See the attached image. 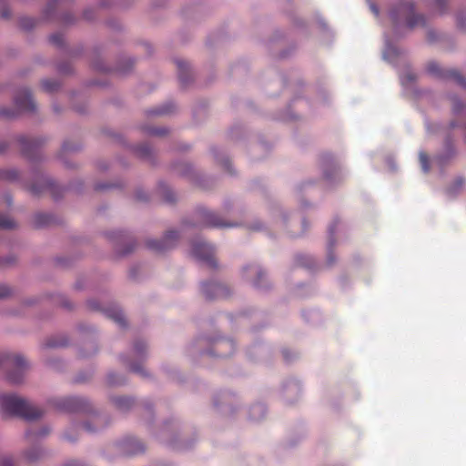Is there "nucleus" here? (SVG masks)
I'll return each mask as SVG.
<instances>
[{
  "instance_id": "obj_1",
  "label": "nucleus",
  "mask_w": 466,
  "mask_h": 466,
  "mask_svg": "<svg viewBox=\"0 0 466 466\" xmlns=\"http://www.w3.org/2000/svg\"><path fill=\"white\" fill-rule=\"evenodd\" d=\"M0 409L5 416L19 417L26 420H35L43 415L39 408L13 394L0 395Z\"/></svg>"
},
{
  "instance_id": "obj_2",
  "label": "nucleus",
  "mask_w": 466,
  "mask_h": 466,
  "mask_svg": "<svg viewBox=\"0 0 466 466\" xmlns=\"http://www.w3.org/2000/svg\"><path fill=\"white\" fill-rule=\"evenodd\" d=\"M390 16L394 23H397L401 17L405 18L407 25L410 29L425 25L424 17L420 15L414 14V5L410 0L401 1L391 10Z\"/></svg>"
},
{
  "instance_id": "obj_3",
  "label": "nucleus",
  "mask_w": 466,
  "mask_h": 466,
  "mask_svg": "<svg viewBox=\"0 0 466 466\" xmlns=\"http://www.w3.org/2000/svg\"><path fill=\"white\" fill-rule=\"evenodd\" d=\"M0 366L6 369H14L15 370L8 372L7 380L13 384H18L23 380L27 362L20 355L3 354L0 356Z\"/></svg>"
},
{
  "instance_id": "obj_4",
  "label": "nucleus",
  "mask_w": 466,
  "mask_h": 466,
  "mask_svg": "<svg viewBox=\"0 0 466 466\" xmlns=\"http://www.w3.org/2000/svg\"><path fill=\"white\" fill-rule=\"evenodd\" d=\"M15 109H0V116L4 118L15 117L20 111L32 112L35 109V102L32 98L31 93L27 89L20 90L15 97Z\"/></svg>"
},
{
  "instance_id": "obj_5",
  "label": "nucleus",
  "mask_w": 466,
  "mask_h": 466,
  "mask_svg": "<svg viewBox=\"0 0 466 466\" xmlns=\"http://www.w3.org/2000/svg\"><path fill=\"white\" fill-rule=\"evenodd\" d=\"M427 71L437 77L451 79L460 86L466 87L465 78L455 69H443L436 62H430L427 65Z\"/></svg>"
},
{
  "instance_id": "obj_6",
  "label": "nucleus",
  "mask_w": 466,
  "mask_h": 466,
  "mask_svg": "<svg viewBox=\"0 0 466 466\" xmlns=\"http://www.w3.org/2000/svg\"><path fill=\"white\" fill-rule=\"evenodd\" d=\"M191 253L198 259L206 262L208 267L215 268L217 266L216 259L213 256L214 250L209 244L203 241L194 242L192 244Z\"/></svg>"
},
{
  "instance_id": "obj_7",
  "label": "nucleus",
  "mask_w": 466,
  "mask_h": 466,
  "mask_svg": "<svg viewBox=\"0 0 466 466\" xmlns=\"http://www.w3.org/2000/svg\"><path fill=\"white\" fill-rule=\"evenodd\" d=\"M198 227H231L230 224H225L218 215L208 211L206 208H199L196 212Z\"/></svg>"
},
{
  "instance_id": "obj_8",
  "label": "nucleus",
  "mask_w": 466,
  "mask_h": 466,
  "mask_svg": "<svg viewBox=\"0 0 466 466\" xmlns=\"http://www.w3.org/2000/svg\"><path fill=\"white\" fill-rule=\"evenodd\" d=\"M178 238L177 231H167L164 238L161 240L151 239L147 242L148 248L157 251L164 252L173 248Z\"/></svg>"
},
{
  "instance_id": "obj_9",
  "label": "nucleus",
  "mask_w": 466,
  "mask_h": 466,
  "mask_svg": "<svg viewBox=\"0 0 466 466\" xmlns=\"http://www.w3.org/2000/svg\"><path fill=\"white\" fill-rule=\"evenodd\" d=\"M201 289L208 299L226 298L228 294L227 287L217 282L203 283Z\"/></svg>"
},
{
  "instance_id": "obj_10",
  "label": "nucleus",
  "mask_w": 466,
  "mask_h": 466,
  "mask_svg": "<svg viewBox=\"0 0 466 466\" xmlns=\"http://www.w3.org/2000/svg\"><path fill=\"white\" fill-rule=\"evenodd\" d=\"M56 406L58 409L68 411V412H76L85 410L86 407V402L85 400L78 397H68L60 400Z\"/></svg>"
},
{
  "instance_id": "obj_11",
  "label": "nucleus",
  "mask_w": 466,
  "mask_h": 466,
  "mask_svg": "<svg viewBox=\"0 0 466 466\" xmlns=\"http://www.w3.org/2000/svg\"><path fill=\"white\" fill-rule=\"evenodd\" d=\"M18 142L21 146L23 154L27 157H30L32 154H35L41 144L38 139H32L26 137H21L18 139Z\"/></svg>"
},
{
  "instance_id": "obj_12",
  "label": "nucleus",
  "mask_w": 466,
  "mask_h": 466,
  "mask_svg": "<svg viewBox=\"0 0 466 466\" xmlns=\"http://www.w3.org/2000/svg\"><path fill=\"white\" fill-rule=\"evenodd\" d=\"M214 350L218 357H227L234 350V343L228 339H218L214 344Z\"/></svg>"
},
{
  "instance_id": "obj_13",
  "label": "nucleus",
  "mask_w": 466,
  "mask_h": 466,
  "mask_svg": "<svg viewBox=\"0 0 466 466\" xmlns=\"http://www.w3.org/2000/svg\"><path fill=\"white\" fill-rule=\"evenodd\" d=\"M465 184V179L463 177H457L453 181H451L445 189L446 195L450 198H456L462 190L463 186Z\"/></svg>"
},
{
  "instance_id": "obj_14",
  "label": "nucleus",
  "mask_w": 466,
  "mask_h": 466,
  "mask_svg": "<svg viewBox=\"0 0 466 466\" xmlns=\"http://www.w3.org/2000/svg\"><path fill=\"white\" fill-rule=\"evenodd\" d=\"M245 272H249L250 274H256L257 279L253 281V284L257 287H262L263 284L260 281L263 278H265L264 272L256 265H250L246 268H244Z\"/></svg>"
},
{
  "instance_id": "obj_15",
  "label": "nucleus",
  "mask_w": 466,
  "mask_h": 466,
  "mask_svg": "<svg viewBox=\"0 0 466 466\" xmlns=\"http://www.w3.org/2000/svg\"><path fill=\"white\" fill-rule=\"evenodd\" d=\"M19 175L15 169H0V181H15Z\"/></svg>"
},
{
  "instance_id": "obj_16",
  "label": "nucleus",
  "mask_w": 466,
  "mask_h": 466,
  "mask_svg": "<svg viewBox=\"0 0 466 466\" xmlns=\"http://www.w3.org/2000/svg\"><path fill=\"white\" fill-rule=\"evenodd\" d=\"M114 402L120 410H127L133 404V400L128 397H116L114 399Z\"/></svg>"
},
{
  "instance_id": "obj_17",
  "label": "nucleus",
  "mask_w": 466,
  "mask_h": 466,
  "mask_svg": "<svg viewBox=\"0 0 466 466\" xmlns=\"http://www.w3.org/2000/svg\"><path fill=\"white\" fill-rule=\"evenodd\" d=\"M452 112L455 116L466 115V104L457 98H452Z\"/></svg>"
},
{
  "instance_id": "obj_18",
  "label": "nucleus",
  "mask_w": 466,
  "mask_h": 466,
  "mask_svg": "<svg viewBox=\"0 0 466 466\" xmlns=\"http://www.w3.org/2000/svg\"><path fill=\"white\" fill-rule=\"evenodd\" d=\"M42 87L47 92H54L58 89L59 83L56 80L46 79L42 81Z\"/></svg>"
},
{
  "instance_id": "obj_19",
  "label": "nucleus",
  "mask_w": 466,
  "mask_h": 466,
  "mask_svg": "<svg viewBox=\"0 0 466 466\" xmlns=\"http://www.w3.org/2000/svg\"><path fill=\"white\" fill-rule=\"evenodd\" d=\"M41 456H42V451L39 449H36V448H35V449H33L31 451H28L25 453V459L29 462L36 461L38 459L41 458Z\"/></svg>"
},
{
  "instance_id": "obj_20",
  "label": "nucleus",
  "mask_w": 466,
  "mask_h": 466,
  "mask_svg": "<svg viewBox=\"0 0 466 466\" xmlns=\"http://www.w3.org/2000/svg\"><path fill=\"white\" fill-rule=\"evenodd\" d=\"M15 222L6 216L0 214V229H9L15 228Z\"/></svg>"
},
{
  "instance_id": "obj_21",
  "label": "nucleus",
  "mask_w": 466,
  "mask_h": 466,
  "mask_svg": "<svg viewBox=\"0 0 466 466\" xmlns=\"http://www.w3.org/2000/svg\"><path fill=\"white\" fill-rule=\"evenodd\" d=\"M20 27L25 30H29L35 25V20L31 17H22L19 21Z\"/></svg>"
},
{
  "instance_id": "obj_22",
  "label": "nucleus",
  "mask_w": 466,
  "mask_h": 466,
  "mask_svg": "<svg viewBox=\"0 0 466 466\" xmlns=\"http://www.w3.org/2000/svg\"><path fill=\"white\" fill-rule=\"evenodd\" d=\"M420 157V163L421 166L422 170L427 173L430 170V161L429 157L425 152H420L419 155Z\"/></svg>"
},
{
  "instance_id": "obj_23",
  "label": "nucleus",
  "mask_w": 466,
  "mask_h": 466,
  "mask_svg": "<svg viewBox=\"0 0 466 466\" xmlns=\"http://www.w3.org/2000/svg\"><path fill=\"white\" fill-rule=\"evenodd\" d=\"M50 221V217L46 214H37L35 218V223L37 227L47 225Z\"/></svg>"
},
{
  "instance_id": "obj_24",
  "label": "nucleus",
  "mask_w": 466,
  "mask_h": 466,
  "mask_svg": "<svg viewBox=\"0 0 466 466\" xmlns=\"http://www.w3.org/2000/svg\"><path fill=\"white\" fill-rule=\"evenodd\" d=\"M109 317L120 326L124 327L126 325L125 318L121 311H114L109 314Z\"/></svg>"
},
{
  "instance_id": "obj_25",
  "label": "nucleus",
  "mask_w": 466,
  "mask_h": 466,
  "mask_svg": "<svg viewBox=\"0 0 466 466\" xmlns=\"http://www.w3.org/2000/svg\"><path fill=\"white\" fill-rule=\"evenodd\" d=\"M49 40L53 45L56 46H61L64 43L63 35L60 33L53 34L50 35Z\"/></svg>"
},
{
  "instance_id": "obj_26",
  "label": "nucleus",
  "mask_w": 466,
  "mask_h": 466,
  "mask_svg": "<svg viewBox=\"0 0 466 466\" xmlns=\"http://www.w3.org/2000/svg\"><path fill=\"white\" fill-rule=\"evenodd\" d=\"M255 413H258L260 416H264L265 414V408L263 405H255L251 409V416L253 419H258V417H256Z\"/></svg>"
},
{
  "instance_id": "obj_27",
  "label": "nucleus",
  "mask_w": 466,
  "mask_h": 466,
  "mask_svg": "<svg viewBox=\"0 0 466 466\" xmlns=\"http://www.w3.org/2000/svg\"><path fill=\"white\" fill-rule=\"evenodd\" d=\"M11 294V290L7 286L0 285V299L8 297Z\"/></svg>"
},
{
  "instance_id": "obj_28",
  "label": "nucleus",
  "mask_w": 466,
  "mask_h": 466,
  "mask_svg": "<svg viewBox=\"0 0 466 466\" xmlns=\"http://www.w3.org/2000/svg\"><path fill=\"white\" fill-rule=\"evenodd\" d=\"M186 66V65L182 62H177V67L179 69V79L180 81L185 84L186 83V77L184 76V67Z\"/></svg>"
},
{
  "instance_id": "obj_29",
  "label": "nucleus",
  "mask_w": 466,
  "mask_h": 466,
  "mask_svg": "<svg viewBox=\"0 0 466 466\" xmlns=\"http://www.w3.org/2000/svg\"><path fill=\"white\" fill-rule=\"evenodd\" d=\"M134 349L137 354H141L144 351V350L146 349V345L144 342L138 341V342H136Z\"/></svg>"
},
{
  "instance_id": "obj_30",
  "label": "nucleus",
  "mask_w": 466,
  "mask_h": 466,
  "mask_svg": "<svg viewBox=\"0 0 466 466\" xmlns=\"http://www.w3.org/2000/svg\"><path fill=\"white\" fill-rule=\"evenodd\" d=\"M129 368L134 372L140 373V374H143V375L145 374L144 369H143V367L140 364H138V365H137V364H130Z\"/></svg>"
},
{
  "instance_id": "obj_31",
  "label": "nucleus",
  "mask_w": 466,
  "mask_h": 466,
  "mask_svg": "<svg viewBox=\"0 0 466 466\" xmlns=\"http://www.w3.org/2000/svg\"><path fill=\"white\" fill-rule=\"evenodd\" d=\"M168 112H169V110L167 108H158V109H155V110L151 111L150 113L152 115H164V114H167Z\"/></svg>"
},
{
  "instance_id": "obj_32",
  "label": "nucleus",
  "mask_w": 466,
  "mask_h": 466,
  "mask_svg": "<svg viewBox=\"0 0 466 466\" xmlns=\"http://www.w3.org/2000/svg\"><path fill=\"white\" fill-rule=\"evenodd\" d=\"M303 259H308L307 257L305 256H299L298 257V262L299 263V265L303 266V267H307V268H309L310 267V264L309 263H306V262H303L302 260Z\"/></svg>"
},
{
  "instance_id": "obj_33",
  "label": "nucleus",
  "mask_w": 466,
  "mask_h": 466,
  "mask_svg": "<svg viewBox=\"0 0 466 466\" xmlns=\"http://www.w3.org/2000/svg\"><path fill=\"white\" fill-rule=\"evenodd\" d=\"M149 132L151 134L157 135V136H162V135L166 134V131L164 129H159V128H154V129L150 130Z\"/></svg>"
},
{
  "instance_id": "obj_34",
  "label": "nucleus",
  "mask_w": 466,
  "mask_h": 466,
  "mask_svg": "<svg viewBox=\"0 0 466 466\" xmlns=\"http://www.w3.org/2000/svg\"><path fill=\"white\" fill-rule=\"evenodd\" d=\"M10 15H11L10 11L6 10V9L3 10L1 13V16L5 19H8L10 17Z\"/></svg>"
},
{
  "instance_id": "obj_35",
  "label": "nucleus",
  "mask_w": 466,
  "mask_h": 466,
  "mask_svg": "<svg viewBox=\"0 0 466 466\" xmlns=\"http://www.w3.org/2000/svg\"><path fill=\"white\" fill-rule=\"evenodd\" d=\"M2 466H13V463L10 459L5 458L2 461Z\"/></svg>"
},
{
  "instance_id": "obj_36",
  "label": "nucleus",
  "mask_w": 466,
  "mask_h": 466,
  "mask_svg": "<svg viewBox=\"0 0 466 466\" xmlns=\"http://www.w3.org/2000/svg\"><path fill=\"white\" fill-rule=\"evenodd\" d=\"M436 5L440 7L441 11H442L443 6L446 5V0H436Z\"/></svg>"
},
{
  "instance_id": "obj_37",
  "label": "nucleus",
  "mask_w": 466,
  "mask_h": 466,
  "mask_svg": "<svg viewBox=\"0 0 466 466\" xmlns=\"http://www.w3.org/2000/svg\"><path fill=\"white\" fill-rule=\"evenodd\" d=\"M144 448L141 443L137 442V447L132 451V453H137L139 451H143Z\"/></svg>"
},
{
  "instance_id": "obj_38",
  "label": "nucleus",
  "mask_w": 466,
  "mask_h": 466,
  "mask_svg": "<svg viewBox=\"0 0 466 466\" xmlns=\"http://www.w3.org/2000/svg\"><path fill=\"white\" fill-rule=\"evenodd\" d=\"M174 196H173V193L169 192L167 196H166V200L167 202H173L174 201Z\"/></svg>"
},
{
  "instance_id": "obj_39",
  "label": "nucleus",
  "mask_w": 466,
  "mask_h": 466,
  "mask_svg": "<svg viewBox=\"0 0 466 466\" xmlns=\"http://www.w3.org/2000/svg\"><path fill=\"white\" fill-rule=\"evenodd\" d=\"M30 190H31V192H32L33 194H35V195H38V194H40V192H41L40 190H38V189L35 187V186H32V187H31V188H30Z\"/></svg>"
},
{
  "instance_id": "obj_40",
  "label": "nucleus",
  "mask_w": 466,
  "mask_h": 466,
  "mask_svg": "<svg viewBox=\"0 0 466 466\" xmlns=\"http://www.w3.org/2000/svg\"><path fill=\"white\" fill-rule=\"evenodd\" d=\"M66 466H83V465L80 462L74 461L67 463Z\"/></svg>"
},
{
  "instance_id": "obj_41",
  "label": "nucleus",
  "mask_w": 466,
  "mask_h": 466,
  "mask_svg": "<svg viewBox=\"0 0 466 466\" xmlns=\"http://www.w3.org/2000/svg\"><path fill=\"white\" fill-rule=\"evenodd\" d=\"M7 145L5 142L0 143V153L4 152L6 148Z\"/></svg>"
},
{
  "instance_id": "obj_42",
  "label": "nucleus",
  "mask_w": 466,
  "mask_h": 466,
  "mask_svg": "<svg viewBox=\"0 0 466 466\" xmlns=\"http://www.w3.org/2000/svg\"><path fill=\"white\" fill-rule=\"evenodd\" d=\"M283 356H284L285 360H289V355L288 350H283Z\"/></svg>"
},
{
  "instance_id": "obj_43",
  "label": "nucleus",
  "mask_w": 466,
  "mask_h": 466,
  "mask_svg": "<svg viewBox=\"0 0 466 466\" xmlns=\"http://www.w3.org/2000/svg\"><path fill=\"white\" fill-rule=\"evenodd\" d=\"M371 9H372V11L374 12V14L376 15H379V10H378V8L374 5H371Z\"/></svg>"
},
{
  "instance_id": "obj_44",
  "label": "nucleus",
  "mask_w": 466,
  "mask_h": 466,
  "mask_svg": "<svg viewBox=\"0 0 466 466\" xmlns=\"http://www.w3.org/2000/svg\"><path fill=\"white\" fill-rule=\"evenodd\" d=\"M48 433V431L47 430H43L41 432H38L37 435H40V436H45Z\"/></svg>"
},
{
  "instance_id": "obj_45",
  "label": "nucleus",
  "mask_w": 466,
  "mask_h": 466,
  "mask_svg": "<svg viewBox=\"0 0 466 466\" xmlns=\"http://www.w3.org/2000/svg\"><path fill=\"white\" fill-rule=\"evenodd\" d=\"M63 148H64V150H66V151H68V150H72V149H73V148L69 147H68V145H67L66 143H65V144L63 145Z\"/></svg>"
},
{
  "instance_id": "obj_46",
  "label": "nucleus",
  "mask_w": 466,
  "mask_h": 466,
  "mask_svg": "<svg viewBox=\"0 0 466 466\" xmlns=\"http://www.w3.org/2000/svg\"><path fill=\"white\" fill-rule=\"evenodd\" d=\"M137 199H139V200H146V199H147V198H144V197H143V196H141L139 193H137Z\"/></svg>"
},
{
  "instance_id": "obj_47",
  "label": "nucleus",
  "mask_w": 466,
  "mask_h": 466,
  "mask_svg": "<svg viewBox=\"0 0 466 466\" xmlns=\"http://www.w3.org/2000/svg\"><path fill=\"white\" fill-rule=\"evenodd\" d=\"M5 201H6V203H7L8 205H10V204H11V202H12V201H11V198H10L9 196H5Z\"/></svg>"
},
{
  "instance_id": "obj_48",
  "label": "nucleus",
  "mask_w": 466,
  "mask_h": 466,
  "mask_svg": "<svg viewBox=\"0 0 466 466\" xmlns=\"http://www.w3.org/2000/svg\"><path fill=\"white\" fill-rule=\"evenodd\" d=\"M450 125H451V128H454L457 127V123L455 121H451Z\"/></svg>"
},
{
  "instance_id": "obj_49",
  "label": "nucleus",
  "mask_w": 466,
  "mask_h": 466,
  "mask_svg": "<svg viewBox=\"0 0 466 466\" xmlns=\"http://www.w3.org/2000/svg\"><path fill=\"white\" fill-rule=\"evenodd\" d=\"M84 428L88 431H92V429H90L89 425L88 424H85L84 425Z\"/></svg>"
},
{
  "instance_id": "obj_50",
  "label": "nucleus",
  "mask_w": 466,
  "mask_h": 466,
  "mask_svg": "<svg viewBox=\"0 0 466 466\" xmlns=\"http://www.w3.org/2000/svg\"><path fill=\"white\" fill-rule=\"evenodd\" d=\"M31 434H32V433H31L30 431L26 432V438H27V439H30Z\"/></svg>"
},
{
  "instance_id": "obj_51",
  "label": "nucleus",
  "mask_w": 466,
  "mask_h": 466,
  "mask_svg": "<svg viewBox=\"0 0 466 466\" xmlns=\"http://www.w3.org/2000/svg\"><path fill=\"white\" fill-rule=\"evenodd\" d=\"M109 380H111V376H109ZM110 383H111V384H114V383H116V382H115V381H113V380H110Z\"/></svg>"
}]
</instances>
